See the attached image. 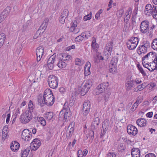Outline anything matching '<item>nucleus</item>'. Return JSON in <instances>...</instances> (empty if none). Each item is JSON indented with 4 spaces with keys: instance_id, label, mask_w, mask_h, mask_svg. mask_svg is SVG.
I'll return each instance as SVG.
<instances>
[{
    "instance_id": "f257e3e1",
    "label": "nucleus",
    "mask_w": 157,
    "mask_h": 157,
    "mask_svg": "<svg viewBox=\"0 0 157 157\" xmlns=\"http://www.w3.org/2000/svg\"><path fill=\"white\" fill-rule=\"evenodd\" d=\"M52 91L50 89H46L44 91V98L45 101V104L47 106H51L54 103L55 98Z\"/></svg>"
},
{
    "instance_id": "f03ea898",
    "label": "nucleus",
    "mask_w": 157,
    "mask_h": 157,
    "mask_svg": "<svg viewBox=\"0 0 157 157\" xmlns=\"http://www.w3.org/2000/svg\"><path fill=\"white\" fill-rule=\"evenodd\" d=\"M93 82V80L90 79L87 80L84 83H83L79 89L81 94L84 95L89 91L91 87Z\"/></svg>"
},
{
    "instance_id": "7ed1b4c3",
    "label": "nucleus",
    "mask_w": 157,
    "mask_h": 157,
    "mask_svg": "<svg viewBox=\"0 0 157 157\" xmlns=\"http://www.w3.org/2000/svg\"><path fill=\"white\" fill-rule=\"evenodd\" d=\"M157 6L151 5L150 4H147L144 10L145 13L146 15H152L153 17L157 15Z\"/></svg>"
},
{
    "instance_id": "20e7f679",
    "label": "nucleus",
    "mask_w": 157,
    "mask_h": 157,
    "mask_svg": "<svg viewBox=\"0 0 157 157\" xmlns=\"http://www.w3.org/2000/svg\"><path fill=\"white\" fill-rule=\"evenodd\" d=\"M30 110H26L21 115L20 120L21 122L24 124H26L29 122L32 119V113Z\"/></svg>"
},
{
    "instance_id": "39448f33",
    "label": "nucleus",
    "mask_w": 157,
    "mask_h": 157,
    "mask_svg": "<svg viewBox=\"0 0 157 157\" xmlns=\"http://www.w3.org/2000/svg\"><path fill=\"white\" fill-rule=\"evenodd\" d=\"M113 47V43L112 41H109L106 44L104 51V56L105 57V60H107L109 58L111 55Z\"/></svg>"
},
{
    "instance_id": "423d86ee",
    "label": "nucleus",
    "mask_w": 157,
    "mask_h": 157,
    "mask_svg": "<svg viewBox=\"0 0 157 157\" xmlns=\"http://www.w3.org/2000/svg\"><path fill=\"white\" fill-rule=\"evenodd\" d=\"M132 77V75H129L126 78L125 82V87L127 91L131 90L134 86L135 81Z\"/></svg>"
},
{
    "instance_id": "0eeeda50",
    "label": "nucleus",
    "mask_w": 157,
    "mask_h": 157,
    "mask_svg": "<svg viewBox=\"0 0 157 157\" xmlns=\"http://www.w3.org/2000/svg\"><path fill=\"white\" fill-rule=\"evenodd\" d=\"M108 86V82H103L100 84L95 89V94L99 95L104 93L107 90Z\"/></svg>"
},
{
    "instance_id": "6e6552de",
    "label": "nucleus",
    "mask_w": 157,
    "mask_h": 157,
    "mask_svg": "<svg viewBox=\"0 0 157 157\" xmlns=\"http://www.w3.org/2000/svg\"><path fill=\"white\" fill-rule=\"evenodd\" d=\"M48 82L49 87L53 89L56 88L58 86V78L53 75L49 76Z\"/></svg>"
},
{
    "instance_id": "1a4fd4ad",
    "label": "nucleus",
    "mask_w": 157,
    "mask_h": 157,
    "mask_svg": "<svg viewBox=\"0 0 157 157\" xmlns=\"http://www.w3.org/2000/svg\"><path fill=\"white\" fill-rule=\"evenodd\" d=\"M91 107V104L90 101L87 100L84 102L83 104L82 109L81 110L82 116L86 117L89 113Z\"/></svg>"
},
{
    "instance_id": "9d476101",
    "label": "nucleus",
    "mask_w": 157,
    "mask_h": 157,
    "mask_svg": "<svg viewBox=\"0 0 157 157\" xmlns=\"http://www.w3.org/2000/svg\"><path fill=\"white\" fill-rule=\"evenodd\" d=\"M149 22L147 20L143 21L140 25V31L144 34L146 33L149 31Z\"/></svg>"
},
{
    "instance_id": "9b49d317",
    "label": "nucleus",
    "mask_w": 157,
    "mask_h": 157,
    "mask_svg": "<svg viewBox=\"0 0 157 157\" xmlns=\"http://www.w3.org/2000/svg\"><path fill=\"white\" fill-rule=\"evenodd\" d=\"M63 111L64 114L63 116L65 121H68V119L69 118V104L67 102H66L63 105Z\"/></svg>"
},
{
    "instance_id": "f8f14e48",
    "label": "nucleus",
    "mask_w": 157,
    "mask_h": 157,
    "mask_svg": "<svg viewBox=\"0 0 157 157\" xmlns=\"http://www.w3.org/2000/svg\"><path fill=\"white\" fill-rule=\"evenodd\" d=\"M97 113L96 112L94 113V117H95L94 118L93 121L92 122L91 127L92 130H95L97 129L100 123V119L97 116Z\"/></svg>"
},
{
    "instance_id": "ddd939ff",
    "label": "nucleus",
    "mask_w": 157,
    "mask_h": 157,
    "mask_svg": "<svg viewBox=\"0 0 157 157\" xmlns=\"http://www.w3.org/2000/svg\"><path fill=\"white\" fill-rule=\"evenodd\" d=\"M127 132L130 135L135 136L138 132L137 129L132 124H129L127 126Z\"/></svg>"
},
{
    "instance_id": "4468645a",
    "label": "nucleus",
    "mask_w": 157,
    "mask_h": 157,
    "mask_svg": "<svg viewBox=\"0 0 157 157\" xmlns=\"http://www.w3.org/2000/svg\"><path fill=\"white\" fill-rule=\"evenodd\" d=\"M44 48L42 46H39L36 49V60L37 62H39L40 60L44 53Z\"/></svg>"
},
{
    "instance_id": "2eb2a0df",
    "label": "nucleus",
    "mask_w": 157,
    "mask_h": 157,
    "mask_svg": "<svg viewBox=\"0 0 157 157\" xmlns=\"http://www.w3.org/2000/svg\"><path fill=\"white\" fill-rule=\"evenodd\" d=\"M55 59V56L53 55L51 56L48 60L47 65L50 70H52L53 68Z\"/></svg>"
},
{
    "instance_id": "dca6fc26",
    "label": "nucleus",
    "mask_w": 157,
    "mask_h": 157,
    "mask_svg": "<svg viewBox=\"0 0 157 157\" xmlns=\"http://www.w3.org/2000/svg\"><path fill=\"white\" fill-rule=\"evenodd\" d=\"M40 145L41 142L39 140L37 139H34L31 143V145H33V147H34L32 148L31 151H32V150L36 151L39 147L40 146Z\"/></svg>"
},
{
    "instance_id": "f3484780",
    "label": "nucleus",
    "mask_w": 157,
    "mask_h": 157,
    "mask_svg": "<svg viewBox=\"0 0 157 157\" xmlns=\"http://www.w3.org/2000/svg\"><path fill=\"white\" fill-rule=\"evenodd\" d=\"M20 146V144L17 142L14 141L11 143L10 147L12 151L15 152L18 150Z\"/></svg>"
},
{
    "instance_id": "a211bd4d",
    "label": "nucleus",
    "mask_w": 157,
    "mask_h": 157,
    "mask_svg": "<svg viewBox=\"0 0 157 157\" xmlns=\"http://www.w3.org/2000/svg\"><path fill=\"white\" fill-rule=\"evenodd\" d=\"M138 3L134 4V9L133 12L132 17V20L133 24L134 22H136L135 17H136L138 11Z\"/></svg>"
},
{
    "instance_id": "6ab92c4d",
    "label": "nucleus",
    "mask_w": 157,
    "mask_h": 157,
    "mask_svg": "<svg viewBox=\"0 0 157 157\" xmlns=\"http://www.w3.org/2000/svg\"><path fill=\"white\" fill-rule=\"evenodd\" d=\"M2 140L3 141H4L8 136V127L7 126H5L2 129Z\"/></svg>"
},
{
    "instance_id": "aec40b11",
    "label": "nucleus",
    "mask_w": 157,
    "mask_h": 157,
    "mask_svg": "<svg viewBox=\"0 0 157 157\" xmlns=\"http://www.w3.org/2000/svg\"><path fill=\"white\" fill-rule=\"evenodd\" d=\"M31 133V131L28 129H25L22 132L21 138L25 141H29V139H27V136Z\"/></svg>"
},
{
    "instance_id": "412c9836",
    "label": "nucleus",
    "mask_w": 157,
    "mask_h": 157,
    "mask_svg": "<svg viewBox=\"0 0 157 157\" xmlns=\"http://www.w3.org/2000/svg\"><path fill=\"white\" fill-rule=\"evenodd\" d=\"M147 121L144 118H140L136 121V124L141 127H144L146 125Z\"/></svg>"
},
{
    "instance_id": "4be33fe9",
    "label": "nucleus",
    "mask_w": 157,
    "mask_h": 157,
    "mask_svg": "<svg viewBox=\"0 0 157 157\" xmlns=\"http://www.w3.org/2000/svg\"><path fill=\"white\" fill-rule=\"evenodd\" d=\"M10 12V7H7L0 14L5 19L9 14Z\"/></svg>"
},
{
    "instance_id": "5701e85b",
    "label": "nucleus",
    "mask_w": 157,
    "mask_h": 157,
    "mask_svg": "<svg viewBox=\"0 0 157 157\" xmlns=\"http://www.w3.org/2000/svg\"><path fill=\"white\" fill-rule=\"evenodd\" d=\"M128 42H131L132 44H138L139 42V39L137 37H132L128 40Z\"/></svg>"
},
{
    "instance_id": "b1692460",
    "label": "nucleus",
    "mask_w": 157,
    "mask_h": 157,
    "mask_svg": "<svg viewBox=\"0 0 157 157\" xmlns=\"http://www.w3.org/2000/svg\"><path fill=\"white\" fill-rule=\"evenodd\" d=\"M31 149V146H29L23 151H22V154L21 157H27Z\"/></svg>"
},
{
    "instance_id": "393cba45",
    "label": "nucleus",
    "mask_w": 157,
    "mask_h": 157,
    "mask_svg": "<svg viewBox=\"0 0 157 157\" xmlns=\"http://www.w3.org/2000/svg\"><path fill=\"white\" fill-rule=\"evenodd\" d=\"M75 65L78 66H82L85 63V61L84 60H81L80 59L78 58L75 59Z\"/></svg>"
},
{
    "instance_id": "a878e982",
    "label": "nucleus",
    "mask_w": 157,
    "mask_h": 157,
    "mask_svg": "<svg viewBox=\"0 0 157 157\" xmlns=\"http://www.w3.org/2000/svg\"><path fill=\"white\" fill-rule=\"evenodd\" d=\"M49 21V19L48 18H46L43 21L42 24L40 25V29H46L47 26L48 24V22Z\"/></svg>"
},
{
    "instance_id": "bb28decb",
    "label": "nucleus",
    "mask_w": 157,
    "mask_h": 157,
    "mask_svg": "<svg viewBox=\"0 0 157 157\" xmlns=\"http://www.w3.org/2000/svg\"><path fill=\"white\" fill-rule=\"evenodd\" d=\"M66 62H68V61H66V62H65L62 60H60L58 63L57 65L60 68H64L66 66Z\"/></svg>"
},
{
    "instance_id": "cd10ccee",
    "label": "nucleus",
    "mask_w": 157,
    "mask_h": 157,
    "mask_svg": "<svg viewBox=\"0 0 157 157\" xmlns=\"http://www.w3.org/2000/svg\"><path fill=\"white\" fill-rule=\"evenodd\" d=\"M44 96L43 97H39L38 98V102L39 105L41 106H43L44 104H45V101L44 100Z\"/></svg>"
},
{
    "instance_id": "c85d7f7f",
    "label": "nucleus",
    "mask_w": 157,
    "mask_h": 157,
    "mask_svg": "<svg viewBox=\"0 0 157 157\" xmlns=\"http://www.w3.org/2000/svg\"><path fill=\"white\" fill-rule=\"evenodd\" d=\"M6 39V36L4 33L0 34V48L2 46Z\"/></svg>"
},
{
    "instance_id": "c756f323",
    "label": "nucleus",
    "mask_w": 157,
    "mask_h": 157,
    "mask_svg": "<svg viewBox=\"0 0 157 157\" xmlns=\"http://www.w3.org/2000/svg\"><path fill=\"white\" fill-rule=\"evenodd\" d=\"M142 45H140L139 47L138 48V50H140L139 52H138V53L140 55L142 54V53H146L147 51V49H145V48H144V47H142Z\"/></svg>"
},
{
    "instance_id": "7c9ffc66",
    "label": "nucleus",
    "mask_w": 157,
    "mask_h": 157,
    "mask_svg": "<svg viewBox=\"0 0 157 157\" xmlns=\"http://www.w3.org/2000/svg\"><path fill=\"white\" fill-rule=\"evenodd\" d=\"M126 45L128 48L129 50H133L135 49L137 46V44H132V43L130 42H128L126 43Z\"/></svg>"
},
{
    "instance_id": "2f4dec72",
    "label": "nucleus",
    "mask_w": 157,
    "mask_h": 157,
    "mask_svg": "<svg viewBox=\"0 0 157 157\" xmlns=\"http://www.w3.org/2000/svg\"><path fill=\"white\" fill-rule=\"evenodd\" d=\"M118 57L115 56L112 59L110 62V64L112 66H117V64L118 61Z\"/></svg>"
},
{
    "instance_id": "473e14b6",
    "label": "nucleus",
    "mask_w": 157,
    "mask_h": 157,
    "mask_svg": "<svg viewBox=\"0 0 157 157\" xmlns=\"http://www.w3.org/2000/svg\"><path fill=\"white\" fill-rule=\"evenodd\" d=\"M154 63L155 64V66L153 67H154V68H151V69H149V70L150 71H153L155 70H156L157 71V57H156L155 59L153 61V62L152 63H151L153 64Z\"/></svg>"
},
{
    "instance_id": "72a5a7b5",
    "label": "nucleus",
    "mask_w": 157,
    "mask_h": 157,
    "mask_svg": "<svg viewBox=\"0 0 157 157\" xmlns=\"http://www.w3.org/2000/svg\"><path fill=\"white\" fill-rule=\"evenodd\" d=\"M137 67L139 71L142 74L143 76H146V73L139 64L137 65Z\"/></svg>"
},
{
    "instance_id": "f704fd0d",
    "label": "nucleus",
    "mask_w": 157,
    "mask_h": 157,
    "mask_svg": "<svg viewBox=\"0 0 157 157\" xmlns=\"http://www.w3.org/2000/svg\"><path fill=\"white\" fill-rule=\"evenodd\" d=\"M59 22L62 24H63L65 22V21H66V23H68V18H66L65 17H64L62 15H61L60 17L59 18Z\"/></svg>"
},
{
    "instance_id": "c9c22d12",
    "label": "nucleus",
    "mask_w": 157,
    "mask_h": 157,
    "mask_svg": "<svg viewBox=\"0 0 157 157\" xmlns=\"http://www.w3.org/2000/svg\"><path fill=\"white\" fill-rule=\"evenodd\" d=\"M62 57V58L61 60L63 61H67L69 59V55L67 54L64 53L60 54Z\"/></svg>"
},
{
    "instance_id": "e433bc0d",
    "label": "nucleus",
    "mask_w": 157,
    "mask_h": 157,
    "mask_svg": "<svg viewBox=\"0 0 157 157\" xmlns=\"http://www.w3.org/2000/svg\"><path fill=\"white\" fill-rule=\"evenodd\" d=\"M151 47L154 50H157V38L154 39L151 44Z\"/></svg>"
},
{
    "instance_id": "4c0bfd02",
    "label": "nucleus",
    "mask_w": 157,
    "mask_h": 157,
    "mask_svg": "<svg viewBox=\"0 0 157 157\" xmlns=\"http://www.w3.org/2000/svg\"><path fill=\"white\" fill-rule=\"evenodd\" d=\"M93 130L89 131L87 136V137L88 138L89 137L93 140L94 138V132Z\"/></svg>"
},
{
    "instance_id": "58836bf2",
    "label": "nucleus",
    "mask_w": 157,
    "mask_h": 157,
    "mask_svg": "<svg viewBox=\"0 0 157 157\" xmlns=\"http://www.w3.org/2000/svg\"><path fill=\"white\" fill-rule=\"evenodd\" d=\"M125 145L124 144L120 143L119 146V151L123 152L125 149Z\"/></svg>"
},
{
    "instance_id": "ea45409f",
    "label": "nucleus",
    "mask_w": 157,
    "mask_h": 157,
    "mask_svg": "<svg viewBox=\"0 0 157 157\" xmlns=\"http://www.w3.org/2000/svg\"><path fill=\"white\" fill-rule=\"evenodd\" d=\"M53 117V113L52 112H48L45 114V118L48 120H51Z\"/></svg>"
},
{
    "instance_id": "a19ab883",
    "label": "nucleus",
    "mask_w": 157,
    "mask_h": 157,
    "mask_svg": "<svg viewBox=\"0 0 157 157\" xmlns=\"http://www.w3.org/2000/svg\"><path fill=\"white\" fill-rule=\"evenodd\" d=\"M140 153V149L138 148H133L132 149L131 155H136L137 154Z\"/></svg>"
},
{
    "instance_id": "79ce46f5",
    "label": "nucleus",
    "mask_w": 157,
    "mask_h": 157,
    "mask_svg": "<svg viewBox=\"0 0 157 157\" xmlns=\"http://www.w3.org/2000/svg\"><path fill=\"white\" fill-rule=\"evenodd\" d=\"M109 127V122L107 120H105L103 122L102 128L105 130H108Z\"/></svg>"
},
{
    "instance_id": "37998d69",
    "label": "nucleus",
    "mask_w": 157,
    "mask_h": 157,
    "mask_svg": "<svg viewBox=\"0 0 157 157\" xmlns=\"http://www.w3.org/2000/svg\"><path fill=\"white\" fill-rule=\"evenodd\" d=\"M110 67H111L109 69L110 72L112 73H115L117 71V66H112L111 65L110 66Z\"/></svg>"
},
{
    "instance_id": "c03bdc74",
    "label": "nucleus",
    "mask_w": 157,
    "mask_h": 157,
    "mask_svg": "<svg viewBox=\"0 0 157 157\" xmlns=\"http://www.w3.org/2000/svg\"><path fill=\"white\" fill-rule=\"evenodd\" d=\"M33 102L31 100H30L29 102L28 105V109L27 110H30V112L32 113L33 112Z\"/></svg>"
},
{
    "instance_id": "a18cd8bd",
    "label": "nucleus",
    "mask_w": 157,
    "mask_h": 157,
    "mask_svg": "<svg viewBox=\"0 0 157 157\" xmlns=\"http://www.w3.org/2000/svg\"><path fill=\"white\" fill-rule=\"evenodd\" d=\"M143 44L142 45V47H144L145 48V49H147L148 48H149L150 46V43L148 41H144L143 42Z\"/></svg>"
},
{
    "instance_id": "49530a36",
    "label": "nucleus",
    "mask_w": 157,
    "mask_h": 157,
    "mask_svg": "<svg viewBox=\"0 0 157 157\" xmlns=\"http://www.w3.org/2000/svg\"><path fill=\"white\" fill-rule=\"evenodd\" d=\"M124 12V10L122 9H121L118 10L117 11L116 14L117 17L119 18H121Z\"/></svg>"
},
{
    "instance_id": "de8ad7c7",
    "label": "nucleus",
    "mask_w": 157,
    "mask_h": 157,
    "mask_svg": "<svg viewBox=\"0 0 157 157\" xmlns=\"http://www.w3.org/2000/svg\"><path fill=\"white\" fill-rule=\"evenodd\" d=\"M110 94L111 93L110 92H108L105 94L104 95H103V98L105 102L107 101L108 100V99L109 97Z\"/></svg>"
},
{
    "instance_id": "09e8293b",
    "label": "nucleus",
    "mask_w": 157,
    "mask_h": 157,
    "mask_svg": "<svg viewBox=\"0 0 157 157\" xmlns=\"http://www.w3.org/2000/svg\"><path fill=\"white\" fill-rule=\"evenodd\" d=\"M91 47L94 51L95 52L98 51V49L99 48V46L98 43L94 44H91Z\"/></svg>"
},
{
    "instance_id": "8fccbe9b",
    "label": "nucleus",
    "mask_w": 157,
    "mask_h": 157,
    "mask_svg": "<svg viewBox=\"0 0 157 157\" xmlns=\"http://www.w3.org/2000/svg\"><path fill=\"white\" fill-rule=\"evenodd\" d=\"M92 13L91 12L90 13L84 16L83 20L84 21H86L88 20H90L91 18Z\"/></svg>"
},
{
    "instance_id": "3c124183",
    "label": "nucleus",
    "mask_w": 157,
    "mask_h": 157,
    "mask_svg": "<svg viewBox=\"0 0 157 157\" xmlns=\"http://www.w3.org/2000/svg\"><path fill=\"white\" fill-rule=\"evenodd\" d=\"M69 14V11L68 9H65L63 13H61V15H62V16H63L64 17H66V18H68L67 17Z\"/></svg>"
},
{
    "instance_id": "603ef678",
    "label": "nucleus",
    "mask_w": 157,
    "mask_h": 157,
    "mask_svg": "<svg viewBox=\"0 0 157 157\" xmlns=\"http://www.w3.org/2000/svg\"><path fill=\"white\" fill-rule=\"evenodd\" d=\"M74 122L73 123V122H72L69 124V127H70L71 125V128H70L69 130V135L70 134H72L74 131Z\"/></svg>"
},
{
    "instance_id": "864d4df0",
    "label": "nucleus",
    "mask_w": 157,
    "mask_h": 157,
    "mask_svg": "<svg viewBox=\"0 0 157 157\" xmlns=\"http://www.w3.org/2000/svg\"><path fill=\"white\" fill-rule=\"evenodd\" d=\"M124 23L125 24H124V30L125 32H127L129 28L130 27V24L128 23V22H124Z\"/></svg>"
},
{
    "instance_id": "5fc2aeb1",
    "label": "nucleus",
    "mask_w": 157,
    "mask_h": 157,
    "mask_svg": "<svg viewBox=\"0 0 157 157\" xmlns=\"http://www.w3.org/2000/svg\"><path fill=\"white\" fill-rule=\"evenodd\" d=\"M90 68L87 67V68H86L84 69V75L86 76H88L90 74Z\"/></svg>"
},
{
    "instance_id": "6e6d98bb",
    "label": "nucleus",
    "mask_w": 157,
    "mask_h": 157,
    "mask_svg": "<svg viewBox=\"0 0 157 157\" xmlns=\"http://www.w3.org/2000/svg\"><path fill=\"white\" fill-rule=\"evenodd\" d=\"M155 25H153L151 27H149V31L148 32V33H149L150 34H152L153 33V29H155Z\"/></svg>"
},
{
    "instance_id": "4d7b16f0",
    "label": "nucleus",
    "mask_w": 157,
    "mask_h": 157,
    "mask_svg": "<svg viewBox=\"0 0 157 157\" xmlns=\"http://www.w3.org/2000/svg\"><path fill=\"white\" fill-rule=\"evenodd\" d=\"M151 54L152 55H153V53L152 52H150L148 53L146 55L144 56L142 58V61H144L145 60V59H148V57L150 56Z\"/></svg>"
},
{
    "instance_id": "13d9d810",
    "label": "nucleus",
    "mask_w": 157,
    "mask_h": 157,
    "mask_svg": "<svg viewBox=\"0 0 157 157\" xmlns=\"http://www.w3.org/2000/svg\"><path fill=\"white\" fill-rule=\"evenodd\" d=\"M83 39V38L82 37V36L79 35L75 38V41L76 42H78L81 40H82Z\"/></svg>"
},
{
    "instance_id": "bf43d9fd",
    "label": "nucleus",
    "mask_w": 157,
    "mask_h": 157,
    "mask_svg": "<svg viewBox=\"0 0 157 157\" xmlns=\"http://www.w3.org/2000/svg\"><path fill=\"white\" fill-rule=\"evenodd\" d=\"M77 154L78 157H83L84 156V154H83L82 151L81 150H78Z\"/></svg>"
},
{
    "instance_id": "052dcab7",
    "label": "nucleus",
    "mask_w": 157,
    "mask_h": 157,
    "mask_svg": "<svg viewBox=\"0 0 157 157\" xmlns=\"http://www.w3.org/2000/svg\"><path fill=\"white\" fill-rule=\"evenodd\" d=\"M87 33H89V35H88V36H90V31H85V32H83L82 33L81 35H80V36H82V37L83 38V39L84 38V35L85 34H87Z\"/></svg>"
},
{
    "instance_id": "680f3d73",
    "label": "nucleus",
    "mask_w": 157,
    "mask_h": 157,
    "mask_svg": "<svg viewBox=\"0 0 157 157\" xmlns=\"http://www.w3.org/2000/svg\"><path fill=\"white\" fill-rule=\"evenodd\" d=\"M141 99L139 97L137 98L136 100V102L134 103L137 106H138L139 104L142 102Z\"/></svg>"
},
{
    "instance_id": "e2e57ef3",
    "label": "nucleus",
    "mask_w": 157,
    "mask_h": 157,
    "mask_svg": "<svg viewBox=\"0 0 157 157\" xmlns=\"http://www.w3.org/2000/svg\"><path fill=\"white\" fill-rule=\"evenodd\" d=\"M131 16H130V15H125V17L124 18V22H128Z\"/></svg>"
},
{
    "instance_id": "0e129e2a",
    "label": "nucleus",
    "mask_w": 157,
    "mask_h": 157,
    "mask_svg": "<svg viewBox=\"0 0 157 157\" xmlns=\"http://www.w3.org/2000/svg\"><path fill=\"white\" fill-rule=\"evenodd\" d=\"M20 113V109L19 108H17L16 111L15 113L14 116L15 118H17L18 116V114Z\"/></svg>"
},
{
    "instance_id": "69168bd1",
    "label": "nucleus",
    "mask_w": 157,
    "mask_h": 157,
    "mask_svg": "<svg viewBox=\"0 0 157 157\" xmlns=\"http://www.w3.org/2000/svg\"><path fill=\"white\" fill-rule=\"evenodd\" d=\"M107 157H116V155L113 152H109L107 154Z\"/></svg>"
},
{
    "instance_id": "338daca9",
    "label": "nucleus",
    "mask_w": 157,
    "mask_h": 157,
    "mask_svg": "<svg viewBox=\"0 0 157 157\" xmlns=\"http://www.w3.org/2000/svg\"><path fill=\"white\" fill-rule=\"evenodd\" d=\"M137 107V106H136V104L134 103L130 109V111L131 112H133L136 109Z\"/></svg>"
},
{
    "instance_id": "774afa93",
    "label": "nucleus",
    "mask_w": 157,
    "mask_h": 157,
    "mask_svg": "<svg viewBox=\"0 0 157 157\" xmlns=\"http://www.w3.org/2000/svg\"><path fill=\"white\" fill-rule=\"evenodd\" d=\"M145 157H156V156L154 154L151 153L146 154Z\"/></svg>"
}]
</instances>
